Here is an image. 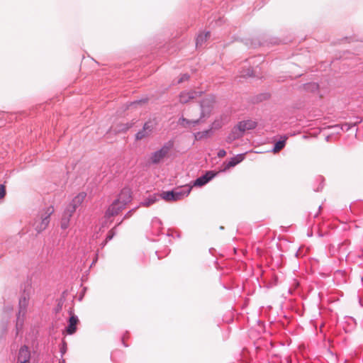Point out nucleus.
<instances>
[{
    "instance_id": "obj_21",
    "label": "nucleus",
    "mask_w": 363,
    "mask_h": 363,
    "mask_svg": "<svg viewBox=\"0 0 363 363\" xmlns=\"http://www.w3.org/2000/svg\"><path fill=\"white\" fill-rule=\"evenodd\" d=\"M210 37V32H206L205 33H200L196 40V46L197 48L201 47L203 44L207 40V39Z\"/></svg>"
},
{
    "instance_id": "obj_36",
    "label": "nucleus",
    "mask_w": 363,
    "mask_h": 363,
    "mask_svg": "<svg viewBox=\"0 0 363 363\" xmlns=\"http://www.w3.org/2000/svg\"><path fill=\"white\" fill-rule=\"evenodd\" d=\"M66 351V344L65 342H63L62 345V347L60 348V352L62 354H64Z\"/></svg>"
},
{
    "instance_id": "obj_10",
    "label": "nucleus",
    "mask_w": 363,
    "mask_h": 363,
    "mask_svg": "<svg viewBox=\"0 0 363 363\" xmlns=\"http://www.w3.org/2000/svg\"><path fill=\"white\" fill-rule=\"evenodd\" d=\"M216 175V173L213 171L206 172L204 175L199 177L194 181V185L197 186H202L211 181Z\"/></svg>"
},
{
    "instance_id": "obj_23",
    "label": "nucleus",
    "mask_w": 363,
    "mask_h": 363,
    "mask_svg": "<svg viewBox=\"0 0 363 363\" xmlns=\"http://www.w3.org/2000/svg\"><path fill=\"white\" fill-rule=\"evenodd\" d=\"M286 138H287L286 136H284L282 139L276 142L272 151L274 152H277L280 151L281 149H283L286 145Z\"/></svg>"
},
{
    "instance_id": "obj_15",
    "label": "nucleus",
    "mask_w": 363,
    "mask_h": 363,
    "mask_svg": "<svg viewBox=\"0 0 363 363\" xmlns=\"http://www.w3.org/2000/svg\"><path fill=\"white\" fill-rule=\"evenodd\" d=\"M134 125V122L119 123L115 127H112L111 129L115 133H125Z\"/></svg>"
},
{
    "instance_id": "obj_30",
    "label": "nucleus",
    "mask_w": 363,
    "mask_h": 363,
    "mask_svg": "<svg viewBox=\"0 0 363 363\" xmlns=\"http://www.w3.org/2000/svg\"><path fill=\"white\" fill-rule=\"evenodd\" d=\"M6 195V188L4 184H0V199Z\"/></svg>"
},
{
    "instance_id": "obj_22",
    "label": "nucleus",
    "mask_w": 363,
    "mask_h": 363,
    "mask_svg": "<svg viewBox=\"0 0 363 363\" xmlns=\"http://www.w3.org/2000/svg\"><path fill=\"white\" fill-rule=\"evenodd\" d=\"M360 122H361V121H357L356 122H354L352 124V123H345L342 124L341 126H340L339 125H335V126H332L331 128H337V129L341 130L342 131H348L352 126L356 125L357 123H359Z\"/></svg>"
},
{
    "instance_id": "obj_14",
    "label": "nucleus",
    "mask_w": 363,
    "mask_h": 363,
    "mask_svg": "<svg viewBox=\"0 0 363 363\" xmlns=\"http://www.w3.org/2000/svg\"><path fill=\"white\" fill-rule=\"evenodd\" d=\"M79 322L78 317L75 315H72L69 319L68 326L67 328V333L69 335L74 334L77 330V324Z\"/></svg>"
},
{
    "instance_id": "obj_33",
    "label": "nucleus",
    "mask_w": 363,
    "mask_h": 363,
    "mask_svg": "<svg viewBox=\"0 0 363 363\" xmlns=\"http://www.w3.org/2000/svg\"><path fill=\"white\" fill-rule=\"evenodd\" d=\"M145 102H146V100L135 101L130 103V106H135L137 104H142V103H145Z\"/></svg>"
},
{
    "instance_id": "obj_13",
    "label": "nucleus",
    "mask_w": 363,
    "mask_h": 363,
    "mask_svg": "<svg viewBox=\"0 0 363 363\" xmlns=\"http://www.w3.org/2000/svg\"><path fill=\"white\" fill-rule=\"evenodd\" d=\"M243 134L241 133L238 126L235 125L232 129L231 132L228 134L226 138V142L228 143H232L234 140L242 137Z\"/></svg>"
},
{
    "instance_id": "obj_20",
    "label": "nucleus",
    "mask_w": 363,
    "mask_h": 363,
    "mask_svg": "<svg viewBox=\"0 0 363 363\" xmlns=\"http://www.w3.org/2000/svg\"><path fill=\"white\" fill-rule=\"evenodd\" d=\"M160 195V199H162L167 201H177L176 196H174V190L163 191Z\"/></svg>"
},
{
    "instance_id": "obj_31",
    "label": "nucleus",
    "mask_w": 363,
    "mask_h": 363,
    "mask_svg": "<svg viewBox=\"0 0 363 363\" xmlns=\"http://www.w3.org/2000/svg\"><path fill=\"white\" fill-rule=\"evenodd\" d=\"M189 79V75L188 74H184L181 76L179 79L178 80V83H182L183 82L187 81Z\"/></svg>"
},
{
    "instance_id": "obj_24",
    "label": "nucleus",
    "mask_w": 363,
    "mask_h": 363,
    "mask_svg": "<svg viewBox=\"0 0 363 363\" xmlns=\"http://www.w3.org/2000/svg\"><path fill=\"white\" fill-rule=\"evenodd\" d=\"M211 133V130L209 128L206 130H203V131H201V132H198L196 133H195V138L196 140H201L203 138H208Z\"/></svg>"
},
{
    "instance_id": "obj_34",
    "label": "nucleus",
    "mask_w": 363,
    "mask_h": 363,
    "mask_svg": "<svg viewBox=\"0 0 363 363\" xmlns=\"http://www.w3.org/2000/svg\"><path fill=\"white\" fill-rule=\"evenodd\" d=\"M217 155H218V156L219 157H223L224 156H225V155H226V152H225V150H220L218 152V154H217Z\"/></svg>"
},
{
    "instance_id": "obj_19",
    "label": "nucleus",
    "mask_w": 363,
    "mask_h": 363,
    "mask_svg": "<svg viewBox=\"0 0 363 363\" xmlns=\"http://www.w3.org/2000/svg\"><path fill=\"white\" fill-rule=\"evenodd\" d=\"M117 200H121V203L123 204V203L125 201V206L131 201V195L130 191L129 189H123Z\"/></svg>"
},
{
    "instance_id": "obj_18",
    "label": "nucleus",
    "mask_w": 363,
    "mask_h": 363,
    "mask_svg": "<svg viewBox=\"0 0 363 363\" xmlns=\"http://www.w3.org/2000/svg\"><path fill=\"white\" fill-rule=\"evenodd\" d=\"M74 213H67V208L65 210L62 219H61V228L62 229H67L69 225V220Z\"/></svg>"
},
{
    "instance_id": "obj_12",
    "label": "nucleus",
    "mask_w": 363,
    "mask_h": 363,
    "mask_svg": "<svg viewBox=\"0 0 363 363\" xmlns=\"http://www.w3.org/2000/svg\"><path fill=\"white\" fill-rule=\"evenodd\" d=\"M236 125L238 126V128L240 129L241 133L244 134L246 130L255 128L257 126V123L252 120H247L240 121Z\"/></svg>"
},
{
    "instance_id": "obj_32",
    "label": "nucleus",
    "mask_w": 363,
    "mask_h": 363,
    "mask_svg": "<svg viewBox=\"0 0 363 363\" xmlns=\"http://www.w3.org/2000/svg\"><path fill=\"white\" fill-rule=\"evenodd\" d=\"M135 208H133V209L130 210L129 211H128L125 213V215L124 216L123 219L129 218L133 215V213L135 211Z\"/></svg>"
},
{
    "instance_id": "obj_29",
    "label": "nucleus",
    "mask_w": 363,
    "mask_h": 363,
    "mask_svg": "<svg viewBox=\"0 0 363 363\" xmlns=\"http://www.w3.org/2000/svg\"><path fill=\"white\" fill-rule=\"evenodd\" d=\"M152 223L153 225L160 227L162 225V221L160 218L155 217L152 220Z\"/></svg>"
},
{
    "instance_id": "obj_2",
    "label": "nucleus",
    "mask_w": 363,
    "mask_h": 363,
    "mask_svg": "<svg viewBox=\"0 0 363 363\" xmlns=\"http://www.w3.org/2000/svg\"><path fill=\"white\" fill-rule=\"evenodd\" d=\"M54 212L53 206L47 207L40 213L39 218H37L33 223L35 230L40 233L46 229L49 223L50 217Z\"/></svg>"
},
{
    "instance_id": "obj_11",
    "label": "nucleus",
    "mask_w": 363,
    "mask_h": 363,
    "mask_svg": "<svg viewBox=\"0 0 363 363\" xmlns=\"http://www.w3.org/2000/svg\"><path fill=\"white\" fill-rule=\"evenodd\" d=\"M191 189V186L186 185L173 189L177 200L179 201L184 199V197H186L190 194Z\"/></svg>"
},
{
    "instance_id": "obj_25",
    "label": "nucleus",
    "mask_w": 363,
    "mask_h": 363,
    "mask_svg": "<svg viewBox=\"0 0 363 363\" xmlns=\"http://www.w3.org/2000/svg\"><path fill=\"white\" fill-rule=\"evenodd\" d=\"M116 226H115L113 229H111L110 231H108V234H107V236L106 238V240L105 241L102 243V247H104L106 245V244L110 241L113 238V236L115 235V231H114V228H116Z\"/></svg>"
},
{
    "instance_id": "obj_38",
    "label": "nucleus",
    "mask_w": 363,
    "mask_h": 363,
    "mask_svg": "<svg viewBox=\"0 0 363 363\" xmlns=\"http://www.w3.org/2000/svg\"><path fill=\"white\" fill-rule=\"evenodd\" d=\"M121 223H123V220H121V222H119V223L117 225L121 224Z\"/></svg>"
},
{
    "instance_id": "obj_6",
    "label": "nucleus",
    "mask_w": 363,
    "mask_h": 363,
    "mask_svg": "<svg viewBox=\"0 0 363 363\" xmlns=\"http://www.w3.org/2000/svg\"><path fill=\"white\" fill-rule=\"evenodd\" d=\"M121 200L116 199L108 207L107 211H106L105 216L106 218H110L111 216H114L118 215L125 206V201L123 203H121Z\"/></svg>"
},
{
    "instance_id": "obj_28",
    "label": "nucleus",
    "mask_w": 363,
    "mask_h": 363,
    "mask_svg": "<svg viewBox=\"0 0 363 363\" xmlns=\"http://www.w3.org/2000/svg\"><path fill=\"white\" fill-rule=\"evenodd\" d=\"M241 75L242 77H253V70L251 68L247 69L246 72H242Z\"/></svg>"
},
{
    "instance_id": "obj_8",
    "label": "nucleus",
    "mask_w": 363,
    "mask_h": 363,
    "mask_svg": "<svg viewBox=\"0 0 363 363\" xmlns=\"http://www.w3.org/2000/svg\"><path fill=\"white\" fill-rule=\"evenodd\" d=\"M86 197V194L84 192L79 193L77 195L72 201V202L67 206V213H74L77 208L79 206Z\"/></svg>"
},
{
    "instance_id": "obj_3",
    "label": "nucleus",
    "mask_w": 363,
    "mask_h": 363,
    "mask_svg": "<svg viewBox=\"0 0 363 363\" xmlns=\"http://www.w3.org/2000/svg\"><path fill=\"white\" fill-rule=\"evenodd\" d=\"M174 147V141L170 140L165 143L160 149L152 152L150 157V163L152 164H159Z\"/></svg>"
},
{
    "instance_id": "obj_27",
    "label": "nucleus",
    "mask_w": 363,
    "mask_h": 363,
    "mask_svg": "<svg viewBox=\"0 0 363 363\" xmlns=\"http://www.w3.org/2000/svg\"><path fill=\"white\" fill-rule=\"evenodd\" d=\"M238 164H239V161H237V158L232 157V158H230V161L227 163L225 167L230 168V167H235Z\"/></svg>"
},
{
    "instance_id": "obj_9",
    "label": "nucleus",
    "mask_w": 363,
    "mask_h": 363,
    "mask_svg": "<svg viewBox=\"0 0 363 363\" xmlns=\"http://www.w3.org/2000/svg\"><path fill=\"white\" fill-rule=\"evenodd\" d=\"M202 91H182L179 94V101L182 104H186L190 100L196 99L199 96H201Z\"/></svg>"
},
{
    "instance_id": "obj_37",
    "label": "nucleus",
    "mask_w": 363,
    "mask_h": 363,
    "mask_svg": "<svg viewBox=\"0 0 363 363\" xmlns=\"http://www.w3.org/2000/svg\"><path fill=\"white\" fill-rule=\"evenodd\" d=\"M121 223H123V220H121V222H119V223L117 225L121 224Z\"/></svg>"
},
{
    "instance_id": "obj_35",
    "label": "nucleus",
    "mask_w": 363,
    "mask_h": 363,
    "mask_svg": "<svg viewBox=\"0 0 363 363\" xmlns=\"http://www.w3.org/2000/svg\"><path fill=\"white\" fill-rule=\"evenodd\" d=\"M234 157L237 158V161H239V163H240L244 159V155L240 154V155H238L236 157Z\"/></svg>"
},
{
    "instance_id": "obj_7",
    "label": "nucleus",
    "mask_w": 363,
    "mask_h": 363,
    "mask_svg": "<svg viewBox=\"0 0 363 363\" xmlns=\"http://www.w3.org/2000/svg\"><path fill=\"white\" fill-rule=\"evenodd\" d=\"M30 351L26 345L22 346L18 352L16 363H30Z\"/></svg>"
},
{
    "instance_id": "obj_1",
    "label": "nucleus",
    "mask_w": 363,
    "mask_h": 363,
    "mask_svg": "<svg viewBox=\"0 0 363 363\" xmlns=\"http://www.w3.org/2000/svg\"><path fill=\"white\" fill-rule=\"evenodd\" d=\"M213 99H205L202 100L200 103L201 106V114L200 118L196 120H189L185 118H182L180 121H182L181 124L184 126L186 125H196L199 124L200 122L203 121V120L206 118H208L210 116L211 109L213 108Z\"/></svg>"
},
{
    "instance_id": "obj_16",
    "label": "nucleus",
    "mask_w": 363,
    "mask_h": 363,
    "mask_svg": "<svg viewBox=\"0 0 363 363\" xmlns=\"http://www.w3.org/2000/svg\"><path fill=\"white\" fill-rule=\"evenodd\" d=\"M160 199V195L159 194H154L150 195L147 198L145 199L140 205L143 206L148 207Z\"/></svg>"
},
{
    "instance_id": "obj_5",
    "label": "nucleus",
    "mask_w": 363,
    "mask_h": 363,
    "mask_svg": "<svg viewBox=\"0 0 363 363\" xmlns=\"http://www.w3.org/2000/svg\"><path fill=\"white\" fill-rule=\"evenodd\" d=\"M28 303V300L26 298V296H23L20 298V300H19V311H18V314L17 316V321H16V325L17 333L22 328L23 320V319L21 320V315H22L23 317L25 315Z\"/></svg>"
},
{
    "instance_id": "obj_17",
    "label": "nucleus",
    "mask_w": 363,
    "mask_h": 363,
    "mask_svg": "<svg viewBox=\"0 0 363 363\" xmlns=\"http://www.w3.org/2000/svg\"><path fill=\"white\" fill-rule=\"evenodd\" d=\"M227 123V116L225 115L220 116L219 118H216L211 124L210 129L218 130L220 129L223 125Z\"/></svg>"
},
{
    "instance_id": "obj_26",
    "label": "nucleus",
    "mask_w": 363,
    "mask_h": 363,
    "mask_svg": "<svg viewBox=\"0 0 363 363\" xmlns=\"http://www.w3.org/2000/svg\"><path fill=\"white\" fill-rule=\"evenodd\" d=\"M319 89V85L317 83H309L306 84V89L311 91H316Z\"/></svg>"
},
{
    "instance_id": "obj_4",
    "label": "nucleus",
    "mask_w": 363,
    "mask_h": 363,
    "mask_svg": "<svg viewBox=\"0 0 363 363\" xmlns=\"http://www.w3.org/2000/svg\"><path fill=\"white\" fill-rule=\"evenodd\" d=\"M155 124L152 121L145 122L143 126V128L140 130L135 135L136 140H141L144 138L149 137L155 129Z\"/></svg>"
}]
</instances>
